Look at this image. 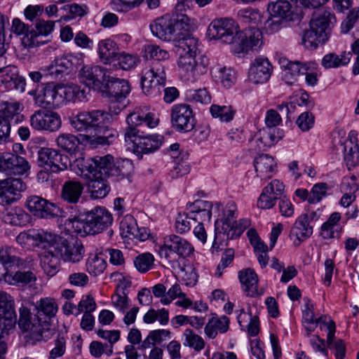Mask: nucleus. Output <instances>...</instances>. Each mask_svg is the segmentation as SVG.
<instances>
[{"label": "nucleus", "instance_id": "nucleus-1", "mask_svg": "<svg viewBox=\"0 0 359 359\" xmlns=\"http://www.w3.org/2000/svg\"><path fill=\"white\" fill-rule=\"evenodd\" d=\"M177 10L155 19L149 25L153 35L165 41L176 42L179 55L177 65L186 80L194 82L208 70L209 60L200 53L198 41L189 34L191 28L190 18Z\"/></svg>", "mask_w": 359, "mask_h": 359}, {"label": "nucleus", "instance_id": "nucleus-2", "mask_svg": "<svg viewBox=\"0 0 359 359\" xmlns=\"http://www.w3.org/2000/svg\"><path fill=\"white\" fill-rule=\"evenodd\" d=\"M145 57L153 60L142 71L141 86L143 93L151 97L159 96L166 81L165 67L161 60H168L169 53L153 44L145 46Z\"/></svg>", "mask_w": 359, "mask_h": 359}, {"label": "nucleus", "instance_id": "nucleus-3", "mask_svg": "<svg viewBox=\"0 0 359 359\" xmlns=\"http://www.w3.org/2000/svg\"><path fill=\"white\" fill-rule=\"evenodd\" d=\"M112 222L111 213L104 207L97 206L88 212L84 219L69 217L66 224L71 225L76 233L84 236L99 233L111 226Z\"/></svg>", "mask_w": 359, "mask_h": 359}, {"label": "nucleus", "instance_id": "nucleus-4", "mask_svg": "<svg viewBox=\"0 0 359 359\" xmlns=\"http://www.w3.org/2000/svg\"><path fill=\"white\" fill-rule=\"evenodd\" d=\"M333 14L327 11L315 12L310 21V29L302 36V43L306 48H316L320 43H325L330 37Z\"/></svg>", "mask_w": 359, "mask_h": 359}, {"label": "nucleus", "instance_id": "nucleus-5", "mask_svg": "<svg viewBox=\"0 0 359 359\" xmlns=\"http://www.w3.org/2000/svg\"><path fill=\"white\" fill-rule=\"evenodd\" d=\"M108 115L100 109L82 111L69 117V124L76 131L86 133V136L91 138L101 132L102 125Z\"/></svg>", "mask_w": 359, "mask_h": 359}, {"label": "nucleus", "instance_id": "nucleus-6", "mask_svg": "<svg viewBox=\"0 0 359 359\" xmlns=\"http://www.w3.org/2000/svg\"><path fill=\"white\" fill-rule=\"evenodd\" d=\"M240 29L238 23L231 18L214 20L209 25L207 36L210 39L219 40L222 43L231 46L233 53V46L237 43Z\"/></svg>", "mask_w": 359, "mask_h": 359}, {"label": "nucleus", "instance_id": "nucleus-7", "mask_svg": "<svg viewBox=\"0 0 359 359\" xmlns=\"http://www.w3.org/2000/svg\"><path fill=\"white\" fill-rule=\"evenodd\" d=\"M237 207L234 202L227 203L223 211L222 217L215 222V239L212 245V252L220 250V245L229 238V231L236 224Z\"/></svg>", "mask_w": 359, "mask_h": 359}, {"label": "nucleus", "instance_id": "nucleus-8", "mask_svg": "<svg viewBox=\"0 0 359 359\" xmlns=\"http://www.w3.org/2000/svg\"><path fill=\"white\" fill-rule=\"evenodd\" d=\"M51 245L56 254L65 262L78 263L83 259L85 254L84 246L77 238L67 240L55 235Z\"/></svg>", "mask_w": 359, "mask_h": 359}, {"label": "nucleus", "instance_id": "nucleus-9", "mask_svg": "<svg viewBox=\"0 0 359 359\" xmlns=\"http://www.w3.org/2000/svg\"><path fill=\"white\" fill-rule=\"evenodd\" d=\"M125 140L133 143L134 152L137 154H147L158 150L164 141V137L160 135H144L143 133L135 129L125 132Z\"/></svg>", "mask_w": 359, "mask_h": 359}, {"label": "nucleus", "instance_id": "nucleus-10", "mask_svg": "<svg viewBox=\"0 0 359 359\" xmlns=\"http://www.w3.org/2000/svg\"><path fill=\"white\" fill-rule=\"evenodd\" d=\"M28 95L33 97L34 104L42 108L55 109L60 107L61 100L58 95V84L48 82L38 86L36 89L31 90Z\"/></svg>", "mask_w": 359, "mask_h": 359}, {"label": "nucleus", "instance_id": "nucleus-11", "mask_svg": "<svg viewBox=\"0 0 359 359\" xmlns=\"http://www.w3.org/2000/svg\"><path fill=\"white\" fill-rule=\"evenodd\" d=\"M194 250V247L186 239L172 234L163 238V244L160 246L158 253L161 257L170 260L172 255L186 258L189 257Z\"/></svg>", "mask_w": 359, "mask_h": 359}, {"label": "nucleus", "instance_id": "nucleus-12", "mask_svg": "<svg viewBox=\"0 0 359 359\" xmlns=\"http://www.w3.org/2000/svg\"><path fill=\"white\" fill-rule=\"evenodd\" d=\"M114 157L111 155L96 156L93 158L79 161L78 165L81 173L83 172L96 174L99 177H114L115 170Z\"/></svg>", "mask_w": 359, "mask_h": 359}, {"label": "nucleus", "instance_id": "nucleus-13", "mask_svg": "<svg viewBox=\"0 0 359 359\" xmlns=\"http://www.w3.org/2000/svg\"><path fill=\"white\" fill-rule=\"evenodd\" d=\"M29 123L37 131L53 133L61 128L62 120L55 111L39 109L30 116Z\"/></svg>", "mask_w": 359, "mask_h": 359}, {"label": "nucleus", "instance_id": "nucleus-14", "mask_svg": "<svg viewBox=\"0 0 359 359\" xmlns=\"http://www.w3.org/2000/svg\"><path fill=\"white\" fill-rule=\"evenodd\" d=\"M172 126L180 133L191 131L195 126L192 108L187 104H177L172 107L170 113Z\"/></svg>", "mask_w": 359, "mask_h": 359}, {"label": "nucleus", "instance_id": "nucleus-15", "mask_svg": "<svg viewBox=\"0 0 359 359\" xmlns=\"http://www.w3.org/2000/svg\"><path fill=\"white\" fill-rule=\"evenodd\" d=\"M263 45L262 32L255 27H250L238 32L237 43L233 46V53H247L249 50H257Z\"/></svg>", "mask_w": 359, "mask_h": 359}, {"label": "nucleus", "instance_id": "nucleus-16", "mask_svg": "<svg viewBox=\"0 0 359 359\" xmlns=\"http://www.w3.org/2000/svg\"><path fill=\"white\" fill-rule=\"evenodd\" d=\"M55 234L41 229H29L24 231L16 237V242L25 248L38 247L45 251L53 244Z\"/></svg>", "mask_w": 359, "mask_h": 359}, {"label": "nucleus", "instance_id": "nucleus-17", "mask_svg": "<svg viewBox=\"0 0 359 359\" xmlns=\"http://www.w3.org/2000/svg\"><path fill=\"white\" fill-rule=\"evenodd\" d=\"M107 75L104 67L86 65L79 71V79L89 89L100 92Z\"/></svg>", "mask_w": 359, "mask_h": 359}, {"label": "nucleus", "instance_id": "nucleus-18", "mask_svg": "<svg viewBox=\"0 0 359 359\" xmlns=\"http://www.w3.org/2000/svg\"><path fill=\"white\" fill-rule=\"evenodd\" d=\"M3 65H6V60L0 62V86L7 90L15 89L23 93L25 90V79L19 75L15 66Z\"/></svg>", "mask_w": 359, "mask_h": 359}, {"label": "nucleus", "instance_id": "nucleus-19", "mask_svg": "<svg viewBox=\"0 0 359 359\" xmlns=\"http://www.w3.org/2000/svg\"><path fill=\"white\" fill-rule=\"evenodd\" d=\"M25 189V184L20 178L0 180V205H8L16 202L20 198V192Z\"/></svg>", "mask_w": 359, "mask_h": 359}, {"label": "nucleus", "instance_id": "nucleus-20", "mask_svg": "<svg viewBox=\"0 0 359 359\" xmlns=\"http://www.w3.org/2000/svg\"><path fill=\"white\" fill-rule=\"evenodd\" d=\"M100 92L109 99L125 100L130 92V86L127 80L108 74Z\"/></svg>", "mask_w": 359, "mask_h": 359}, {"label": "nucleus", "instance_id": "nucleus-21", "mask_svg": "<svg viewBox=\"0 0 359 359\" xmlns=\"http://www.w3.org/2000/svg\"><path fill=\"white\" fill-rule=\"evenodd\" d=\"M81 55L66 54L58 56L47 67L48 73L53 78L62 77L65 73L68 72L74 67L82 63Z\"/></svg>", "mask_w": 359, "mask_h": 359}, {"label": "nucleus", "instance_id": "nucleus-22", "mask_svg": "<svg viewBox=\"0 0 359 359\" xmlns=\"http://www.w3.org/2000/svg\"><path fill=\"white\" fill-rule=\"evenodd\" d=\"M316 63L312 62H301L299 61H287L284 60L281 67L284 69L283 80L288 85H293L297 81L300 74L314 69Z\"/></svg>", "mask_w": 359, "mask_h": 359}, {"label": "nucleus", "instance_id": "nucleus-23", "mask_svg": "<svg viewBox=\"0 0 359 359\" xmlns=\"http://www.w3.org/2000/svg\"><path fill=\"white\" fill-rule=\"evenodd\" d=\"M36 316L39 321L43 332L49 329V320L53 318L57 312V305L54 299L50 297L41 298L35 304Z\"/></svg>", "mask_w": 359, "mask_h": 359}, {"label": "nucleus", "instance_id": "nucleus-24", "mask_svg": "<svg viewBox=\"0 0 359 359\" xmlns=\"http://www.w3.org/2000/svg\"><path fill=\"white\" fill-rule=\"evenodd\" d=\"M0 318L2 319V325L6 330L14 328L17 316L14 309V299L8 293L0 292Z\"/></svg>", "mask_w": 359, "mask_h": 359}, {"label": "nucleus", "instance_id": "nucleus-25", "mask_svg": "<svg viewBox=\"0 0 359 359\" xmlns=\"http://www.w3.org/2000/svg\"><path fill=\"white\" fill-rule=\"evenodd\" d=\"M313 233V226L309 224L308 215L303 214L297 217L290 232V238L293 245L296 247L305 240L309 238Z\"/></svg>", "mask_w": 359, "mask_h": 359}, {"label": "nucleus", "instance_id": "nucleus-26", "mask_svg": "<svg viewBox=\"0 0 359 359\" xmlns=\"http://www.w3.org/2000/svg\"><path fill=\"white\" fill-rule=\"evenodd\" d=\"M121 235L129 239L145 241L149 237L147 229L138 227L137 221L131 215H126L120 223Z\"/></svg>", "mask_w": 359, "mask_h": 359}, {"label": "nucleus", "instance_id": "nucleus-27", "mask_svg": "<svg viewBox=\"0 0 359 359\" xmlns=\"http://www.w3.org/2000/svg\"><path fill=\"white\" fill-rule=\"evenodd\" d=\"M272 66L267 58H256L249 69V79L255 83L266 82L271 74Z\"/></svg>", "mask_w": 359, "mask_h": 359}, {"label": "nucleus", "instance_id": "nucleus-28", "mask_svg": "<svg viewBox=\"0 0 359 359\" xmlns=\"http://www.w3.org/2000/svg\"><path fill=\"white\" fill-rule=\"evenodd\" d=\"M81 176L88 180V189L94 198H103L110 191V187L104 177H99L92 172H81Z\"/></svg>", "mask_w": 359, "mask_h": 359}, {"label": "nucleus", "instance_id": "nucleus-29", "mask_svg": "<svg viewBox=\"0 0 359 359\" xmlns=\"http://www.w3.org/2000/svg\"><path fill=\"white\" fill-rule=\"evenodd\" d=\"M126 122L128 127L126 128V132L130 129H137V126L145 124L149 128H155L158 123V119L156 118L151 113L144 114L139 110L134 111L127 116Z\"/></svg>", "mask_w": 359, "mask_h": 359}, {"label": "nucleus", "instance_id": "nucleus-30", "mask_svg": "<svg viewBox=\"0 0 359 359\" xmlns=\"http://www.w3.org/2000/svg\"><path fill=\"white\" fill-rule=\"evenodd\" d=\"M19 313L18 325L23 332L31 330L42 336L43 327L38 321L36 314L33 317L30 310L23 305L20 308Z\"/></svg>", "mask_w": 359, "mask_h": 359}, {"label": "nucleus", "instance_id": "nucleus-31", "mask_svg": "<svg viewBox=\"0 0 359 359\" xmlns=\"http://www.w3.org/2000/svg\"><path fill=\"white\" fill-rule=\"evenodd\" d=\"M276 165L273 158L269 154H260L254 160L257 176L262 180H266L271 178L275 172Z\"/></svg>", "mask_w": 359, "mask_h": 359}, {"label": "nucleus", "instance_id": "nucleus-32", "mask_svg": "<svg viewBox=\"0 0 359 359\" xmlns=\"http://www.w3.org/2000/svg\"><path fill=\"white\" fill-rule=\"evenodd\" d=\"M58 95L60 97L59 105L60 107L65 104L67 102L79 100L85 101L87 100V93L86 90L81 89L76 85L61 86L58 84Z\"/></svg>", "mask_w": 359, "mask_h": 359}, {"label": "nucleus", "instance_id": "nucleus-33", "mask_svg": "<svg viewBox=\"0 0 359 359\" xmlns=\"http://www.w3.org/2000/svg\"><path fill=\"white\" fill-rule=\"evenodd\" d=\"M187 210L196 221L210 222L212 216V203L208 201L196 200L187 204Z\"/></svg>", "mask_w": 359, "mask_h": 359}, {"label": "nucleus", "instance_id": "nucleus-34", "mask_svg": "<svg viewBox=\"0 0 359 359\" xmlns=\"http://www.w3.org/2000/svg\"><path fill=\"white\" fill-rule=\"evenodd\" d=\"M41 264L44 272L49 276H53L59 271L60 257L50 246L40 255Z\"/></svg>", "mask_w": 359, "mask_h": 359}, {"label": "nucleus", "instance_id": "nucleus-35", "mask_svg": "<svg viewBox=\"0 0 359 359\" xmlns=\"http://www.w3.org/2000/svg\"><path fill=\"white\" fill-rule=\"evenodd\" d=\"M238 278L248 296L255 297L258 294V277L253 269L248 268L240 271Z\"/></svg>", "mask_w": 359, "mask_h": 359}, {"label": "nucleus", "instance_id": "nucleus-36", "mask_svg": "<svg viewBox=\"0 0 359 359\" xmlns=\"http://www.w3.org/2000/svg\"><path fill=\"white\" fill-rule=\"evenodd\" d=\"M341 215L337 212L332 213L328 219L324 222L320 228V236L324 239H331L339 237L341 228L339 226Z\"/></svg>", "mask_w": 359, "mask_h": 359}, {"label": "nucleus", "instance_id": "nucleus-37", "mask_svg": "<svg viewBox=\"0 0 359 359\" xmlns=\"http://www.w3.org/2000/svg\"><path fill=\"white\" fill-rule=\"evenodd\" d=\"M83 184L76 180H69L64 183L62 189V198L70 203H76L83 193Z\"/></svg>", "mask_w": 359, "mask_h": 359}, {"label": "nucleus", "instance_id": "nucleus-38", "mask_svg": "<svg viewBox=\"0 0 359 359\" xmlns=\"http://www.w3.org/2000/svg\"><path fill=\"white\" fill-rule=\"evenodd\" d=\"M13 160L11 165V175H21L26 173L30 169L29 162L22 156L18 154V152H24V148L21 144L17 143L13 144Z\"/></svg>", "mask_w": 359, "mask_h": 359}, {"label": "nucleus", "instance_id": "nucleus-39", "mask_svg": "<svg viewBox=\"0 0 359 359\" xmlns=\"http://www.w3.org/2000/svg\"><path fill=\"white\" fill-rule=\"evenodd\" d=\"M117 44L110 39H102L97 45V53L100 60L105 64L109 63L112 59L118 56Z\"/></svg>", "mask_w": 359, "mask_h": 359}, {"label": "nucleus", "instance_id": "nucleus-40", "mask_svg": "<svg viewBox=\"0 0 359 359\" xmlns=\"http://www.w3.org/2000/svg\"><path fill=\"white\" fill-rule=\"evenodd\" d=\"M25 261L18 255L16 249L11 246L0 247V264L4 267L20 266Z\"/></svg>", "mask_w": 359, "mask_h": 359}, {"label": "nucleus", "instance_id": "nucleus-41", "mask_svg": "<svg viewBox=\"0 0 359 359\" xmlns=\"http://www.w3.org/2000/svg\"><path fill=\"white\" fill-rule=\"evenodd\" d=\"M352 57V53L344 51L340 55L330 53L323 56L321 65L325 69L337 68L340 66L347 65Z\"/></svg>", "mask_w": 359, "mask_h": 359}, {"label": "nucleus", "instance_id": "nucleus-42", "mask_svg": "<svg viewBox=\"0 0 359 359\" xmlns=\"http://www.w3.org/2000/svg\"><path fill=\"white\" fill-rule=\"evenodd\" d=\"M268 11L271 16L276 17L281 20H292V15L293 12L292 11V6L287 0H278L276 2L269 4Z\"/></svg>", "mask_w": 359, "mask_h": 359}, {"label": "nucleus", "instance_id": "nucleus-43", "mask_svg": "<svg viewBox=\"0 0 359 359\" xmlns=\"http://www.w3.org/2000/svg\"><path fill=\"white\" fill-rule=\"evenodd\" d=\"M29 220V215L20 207L11 209L4 217V221L13 226H25Z\"/></svg>", "mask_w": 359, "mask_h": 359}, {"label": "nucleus", "instance_id": "nucleus-44", "mask_svg": "<svg viewBox=\"0 0 359 359\" xmlns=\"http://www.w3.org/2000/svg\"><path fill=\"white\" fill-rule=\"evenodd\" d=\"M171 338V332L168 330L159 329L151 330L140 346L141 349H147L156 344H161L163 341Z\"/></svg>", "mask_w": 359, "mask_h": 359}, {"label": "nucleus", "instance_id": "nucleus-45", "mask_svg": "<svg viewBox=\"0 0 359 359\" xmlns=\"http://www.w3.org/2000/svg\"><path fill=\"white\" fill-rule=\"evenodd\" d=\"M36 280L35 274L31 271H18L15 273L6 274L5 281L11 285H25Z\"/></svg>", "mask_w": 359, "mask_h": 359}, {"label": "nucleus", "instance_id": "nucleus-46", "mask_svg": "<svg viewBox=\"0 0 359 359\" xmlns=\"http://www.w3.org/2000/svg\"><path fill=\"white\" fill-rule=\"evenodd\" d=\"M55 141L58 147L70 154L79 149L80 144L79 140L74 135L70 133L60 134Z\"/></svg>", "mask_w": 359, "mask_h": 359}, {"label": "nucleus", "instance_id": "nucleus-47", "mask_svg": "<svg viewBox=\"0 0 359 359\" xmlns=\"http://www.w3.org/2000/svg\"><path fill=\"white\" fill-rule=\"evenodd\" d=\"M28 25H25L19 18H14L13 20L11 27L12 32L17 35L25 34L23 42L26 43L27 46L33 47L38 45V41H34V37L36 36V34L32 32L28 34Z\"/></svg>", "mask_w": 359, "mask_h": 359}, {"label": "nucleus", "instance_id": "nucleus-48", "mask_svg": "<svg viewBox=\"0 0 359 359\" xmlns=\"http://www.w3.org/2000/svg\"><path fill=\"white\" fill-rule=\"evenodd\" d=\"M238 18L241 23L250 27L257 26L262 21V15L257 9L245 8L238 11Z\"/></svg>", "mask_w": 359, "mask_h": 359}, {"label": "nucleus", "instance_id": "nucleus-49", "mask_svg": "<svg viewBox=\"0 0 359 359\" xmlns=\"http://www.w3.org/2000/svg\"><path fill=\"white\" fill-rule=\"evenodd\" d=\"M212 73L220 81L222 85L226 88H231L236 82V74L231 68L216 66L212 69Z\"/></svg>", "mask_w": 359, "mask_h": 359}, {"label": "nucleus", "instance_id": "nucleus-50", "mask_svg": "<svg viewBox=\"0 0 359 359\" xmlns=\"http://www.w3.org/2000/svg\"><path fill=\"white\" fill-rule=\"evenodd\" d=\"M50 349L48 359L62 358L67 351V339L60 334L57 335L50 343Z\"/></svg>", "mask_w": 359, "mask_h": 359}, {"label": "nucleus", "instance_id": "nucleus-51", "mask_svg": "<svg viewBox=\"0 0 359 359\" xmlns=\"http://www.w3.org/2000/svg\"><path fill=\"white\" fill-rule=\"evenodd\" d=\"M182 340L184 346L191 348L198 352L205 347L203 339L191 329H186L184 330Z\"/></svg>", "mask_w": 359, "mask_h": 359}, {"label": "nucleus", "instance_id": "nucleus-52", "mask_svg": "<svg viewBox=\"0 0 359 359\" xmlns=\"http://www.w3.org/2000/svg\"><path fill=\"white\" fill-rule=\"evenodd\" d=\"M115 170L114 177L119 181L127 179L129 182H131V175L133 172V164L130 160L124 159L117 161L115 164Z\"/></svg>", "mask_w": 359, "mask_h": 359}, {"label": "nucleus", "instance_id": "nucleus-53", "mask_svg": "<svg viewBox=\"0 0 359 359\" xmlns=\"http://www.w3.org/2000/svg\"><path fill=\"white\" fill-rule=\"evenodd\" d=\"M87 271L94 276L102 273L106 269L107 264L105 259L98 255H90L86 261Z\"/></svg>", "mask_w": 359, "mask_h": 359}, {"label": "nucleus", "instance_id": "nucleus-54", "mask_svg": "<svg viewBox=\"0 0 359 359\" xmlns=\"http://www.w3.org/2000/svg\"><path fill=\"white\" fill-rule=\"evenodd\" d=\"M58 151L48 147H41L37 151V163L47 171L50 168L52 161Z\"/></svg>", "mask_w": 359, "mask_h": 359}, {"label": "nucleus", "instance_id": "nucleus-55", "mask_svg": "<svg viewBox=\"0 0 359 359\" xmlns=\"http://www.w3.org/2000/svg\"><path fill=\"white\" fill-rule=\"evenodd\" d=\"M210 111L214 118H219L223 122L231 121L235 115V111L232 109L231 106L212 104L210 107Z\"/></svg>", "mask_w": 359, "mask_h": 359}, {"label": "nucleus", "instance_id": "nucleus-56", "mask_svg": "<svg viewBox=\"0 0 359 359\" xmlns=\"http://www.w3.org/2000/svg\"><path fill=\"white\" fill-rule=\"evenodd\" d=\"M269 128L268 130H263L260 139L264 145L270 147L279 142L284 136V131L280 128Z\"/></svg>", "mask_w": 359, "mask_h": 359}, {"label": "nucleus", "instance_id": "nucleus-57", "mask_svg": "<svg viewBox=\"0 0 359 359\" xmlns=\"http://www.w3.org/2000/svg\"><path fill=\"white\" fill-rule=\"evenodd\" d=\"M154 257L149 252L142 253L134 259V265L140 273L148 271L154 264Z\"/></svg>", "mask_w": 359, "mask_h": 359}, {"label": "nucleus", "instance_id": "nucleus-58", "mask_svg": "<svg viewBox=\"0 0 359 359\" xmlns=\"http://www.w3.org/2000/svg\"><path fill=\"white\" fill-rule=\"evenodd\" d=\"M39 212L37 214L38 217L40 218H53L55 217H64V211L55 204L47 201L46 204L42 205Z\"/></svg>", "mask_w": 359, "mask_h": 359}, {"label": "nucleus", "instance_id": "nucleus-59", "mask_svg": "<svg viewBox=\"0 0 359 359\" xmlns=\"http://www.w3.org/2000/svg\"><path fill=\"white\" fill-rule=\"evenodd\" d=\"M187 99L190 102L209 104L211 97L205 88L198 90H189L186 93Z\"/></svg>", "mask_w": 359, "mask_h": 359}, {"label": "nucleus", "instance_id": "nucleus-60", "mask_svg": "<svg viewBox=\"0 0 359 359\" xmlns=\"http://www.w3.org/2000/svg\"><path fill=\"white\" fill-rule=\"evenodd\" d=\"M144 0H111V8L117 12H128L139 6Z\"/></svg>", "mask_w": 359, "mask_h": 359}, {"label": "nucleus", "instance_id": "nucleus-61", "mask_svg": "<svg viewBox=\"0 0 359 359\" xmlns=\"http://www.w3.org/2000/svg\"><path fill=\"white\" fill-rule=\"evenodd\" d=\"M196 222L193 216L183 212L179 213L175 221V229L180 233H185L190 230L193 222Z\"/></svg>", "mask_w": 359, "mask_h": 359}, {"label": "nucleus", "instance_id": "nucleus-62", "mask_svg": "<svg viewBox=\"0 0 359 359\" xmlns=\"http://www.w3.org/2000/svg\"><path fill=\"white\" fill-rule=\"evenodd\" d=\"M96 302L91 294L83 296L78 304L74 316H78L81 313H84L85 312L92 313L96 309Z\"/></svg>", "mask_w": 359, "mask_h": 359}, {"label": "nucleus", "instance_id": "nucleus-63", "mask_svg": "<svg viewBox=\"0 0 359 359\" xmlns=\"http://www.w3.org/2000/svg\"><path fill=\"white\" fill-rule=\"evenodd\" d=\"M116 136V131L113 129L104 128L102 126V130L100 133H97V135H93V140L99 144H109L115 140Z\"/></svg>", "mask_w": 359, "mask_h": 359}, {"label": "nucleus", "instance_id": "nucleus-64", "mask_svg": "<svg viewBox=\"0 0 359 359\" xmlns=\"http://www.w3.org/2000/svg\"><path fill=\"white\" fill-rule=\"evenodd\" d=\"M269 189H263L259 197L257 199V207L261 209H271L272 208L276 201L279 198L273 196L271 194H269Z\"/></svg>", "mask_w": 359, "mask_h": 359}]
</instances>
